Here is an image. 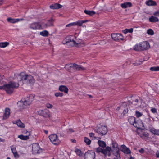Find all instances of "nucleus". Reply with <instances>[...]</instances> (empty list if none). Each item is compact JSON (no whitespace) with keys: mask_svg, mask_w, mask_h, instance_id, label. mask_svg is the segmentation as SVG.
<instances>
[{"mask_svg":"<svg viewBox=\"0 0 159 159\" xmlns=\"http://www.w3.org/2000/svg\"><path fill=\"white\" fill-rule=\"evenodd\" d=\"M19 86V84L18 83L10 81L8 84L0 86V89L5 90L8 94H11L13 92V89L17 88Z\"/></svg>","mask_w":159,"mask_h":159,"instance_id":"1","label":"nucleus"},{"mask_svg":"<svg viewBox=\"0 0 159 159\" xmlns=\"http://www.w3.org/2000/svg\"><path fill=\"white\" fill-rule=\"evenodd\" d=\"M128 121L131 125L137 128L140 129L144 126L142 121L140 120H137L134 117H129Z\"/></svg>","mask_w":159,"mask_h":159,"instance_id":"2","label":"nucleus"},{"mask_svg":"<svg viewBox=\"0 0 159 159\" xmlns=\"http://www.w3.org/2000/svg\"><path fill=\"white\" fill-rule=\"evenodd\" d=\"M149 48V45L147 42L145 41L140 43L139 44H136L134 47V50L136 51H143Z\"/></svg>","mask_w":159,"mask_h":159,"instance_id":"3","label":"nucleus"},{"mask_svg":"<svg viewBox=\"0 0 159 159\" xmlns=\"http://www.w3.org/2000/svg\"><path fill=\"white\" fill-rule=\"evenodd\" d=\"M34 97L33 95H30L28 98L22 99L21 101L18 102V103L22 105V107L24 108L25 107L24 106L29 105L31 104L33 100Z\"/></svg>","mask_w":159,"mask_h":159,"instance_id":"4","label":"nucleus"},{"mask_svg":"<svg viewBox=\"0 0 159 159\" xmlns=\"http://www.w3.org/2000/svg\"><path fill=\"white\" fill-rule=\"evenodd\" d=\"M96 131L101 136L105 135L107 132V128L106 126L99 125L96 129Z\"/></svg>","mask_w":159,"mask_h":159,"instance_id":"5","label":"nucleus"},{"mask_svg":"<svg viewBox=\"0 0 159 159\" xmlns=\"http://www.w3.org/2000/svg\"><path fill=\"white\" fill-rule=\"evenodd\" d=\"M49 138L52 143L54 145H58L61 142L58 136L56 134H51L49 136Z\"/></svg>","mask_w":159,"mask_h":159,"instance_id":"6","label":"nucleus"},{"mask_svg":"<svg viewBox=\"0 0 159 159\" xmlns=\"http://www.w3.org/2000/svg\"><path fill=\"white\" fill-rule=\"evenodd\" d=\"M112 38L115 41L117 42L123 40V36L121 34L115 33L111 34Z\"/></svg>","mask_w":159,"mask_h":159,"instance_id":"7","label":"nucleus"},{"mask_svg":"<svg viewBox=\"0 0 159 159\" xmlns=\"http://www.w3.org/2000/svg\"><path fill=\"white\" fill-rule=\"evenodd\" d=\"M84 157L85 159H94L95 157V152L93 150L88 151L85 153Z\"/></svg>","mask_w":159,"mask_h":159,"instance_id":"8","label":"nucleus"},{"mask_svg":"<svg viewBox=\"0 0 159 159\" xmlns=\"http://www.w3.org/2000/svg\"><path fill=\"white\" fill-rule=\"evenodd\" d=\"M29 75L27 74L25 72H21L18 75V80L19 81H25L27 80Z\"/></svg>","mask_w":159,"mask_h":159,"instance_id":"9","label":"nucleus"},{"mask_svg":"<svg viewBox=\"0 0 159 159\" xmlns=\"http://www.w3.org/2000/svg\"><path fill=\"white\" fill-rule=\"evenodd\" d=\"M30 28L33 30L40 29L41 25L39 22H34L30 25Z\"/></svg>","mask_w":159,"mask_h":159,"instance_id":"10","label":"nucleus"},{"mask_svg":"<svg viewBox=\"0 0 159 159\" xmlns=\"http://www.w3.org/2000/svg\"><path fill=\"white\" fill-rule=\"evenodd\" d=\"M139 101L138 98L132 96L131 98V100H128V102L129 104H131L136 106L137 105Z\"/></svg>","mask_w":159,"mask_h":159,"instance_id":"11","label":"nucleus"},{"mask_svg":"<svg viewBox=\"0 0 159 159\" xmlns=\"http://www.w3.org/2000/svg\"><path fill=\"white\" fill-rule=\"evenodd\" d=\"M38 113L39 115L44 117H47L49 116L48 112L46 110H39L38 111Z\"/></svg>","mask_w":159,"mask_h":159,"instance_id":"12","label":"nucleus"},{"mask_svg":"<svg viewBox=\"0 0 159 159\" xmlns=\"http://www.w3.org/2000/svg\"><path fill=\"white\" fill-rule=\"evenodd\" d=\"M10 110L8 108H6L5 109V112L3 116V120L7 119L10 115Z\"/></svg>","mask_w":159,"mask_h":159,"instance_id":"13","label":"nucleus"},{"mask_svg":"<svg viewBox=\"0 0 159 159\" xmlns=\"http://www.w3.org/2000/svg\"><path fill=\"white\" fill-rule=\"evenodd\" d=\"M62 7V5L58 3H55L49 6V8L53 10L58 9Z\"/></svg>","mask_w":159,"mask_h":159,"instance_id":"14","label":"nucleus"},{"mask_svg":"<svg viewBox=\"0 0 159 159\" xmlns=\"http://www.w3.org/2000/svg\"><path fill=\"white\" fill-rule=\"evenodd\" d=\"M70 39H69V42L68 45H69L71 47L74 46L77 44V43H76V41L74 40L72 37V36H69Z\"/></svg>","mask_w":159,"mask_h":159,"instance_id":"15","label":"nucleus"},{"mask_svg":"<svg viewBox=\"0 0 159 159\" xmlns=\"http://www.w3.org/2000/svg\"><path fill=\"white\" fill-rule=\"evenodd\" d=\"M39 146L37 144L33 145L32 146V152L34 153H39Z\"/></svg>","mask_w":159,"mask_h":159,"instance_id":"16","label":"nucleus"},{"mask_svg":"<svg viewBox=\"0 0 159 159\" xmlns=\"http://www.w3.org/2000/svg\"><path fill=\"white\" fill-rule=\"evenodd\" d=\"M55 21L54 19L52 18H50L47 20V22L45 24L46 27H48L52 26H54V22Z\"/></svg>","mask_w":159,"mask_h":159,"instance_id":"17","label":"nucleus"},{"mask_svg":"<svg viewBox=\"0 0 159 159\" xmlns=\"http://www.w3.org/2000/svg\"><path fill=\"white\" fill-rule=\"evenodd\" d=\"M121 151L127 154H129L131 153L130 150L124 145L121 146Z\"/></svg>","mask_w":159,"mask_h":159,"instance_id":"18","label":"nucleus"},{"mask_svg":"<svg viewBox=\"0 0 159 159\" xmlns=\"http://www.w3.org/2000/svg\"><path fill=\"white\" fill-rule=\"evenodd\" d=\"M59 90L61 92H64L66 93H67L68 91V88L66 86L61 85L59 87Z\"/></svg>","mask_w":159,"mask_h":159,"instance_id":"19","label":"nucleus"},{"mask_svg":"<svg viewBox=\"0 0 159 159\" xmlns=\"http://www.w3.org/2000/svg\"><path fill=\"white\" fill-rule=\"evenodd\" d=\"M27 83L33 84L34 83L35 80L33 76L31 75H29V76L27 79Z\"/></svg>","mask_w":159,"mask_h":159,"instance_id":"20","label":"nucleus"},{"mask_svg":"<svg viewBox=\"0 0 159 159\" xmlns=\"http://www.w3.org/2000/svg\"><path fill=\"white\" fill-rule=\"evenodd\" d=\"M150 132L155 135L159 136V129H157L154 127L149 128Z\"/></svg>","mask_w":159,"mask_h":159,"instance_id":"21","label":"nucleus"},{"mask_svg":"<svg viewBox=\"0 0 159 159\" xmlns=\"http://www.w3.org/2000/svg\"><path fill=\"white\" fill-rule=\"evenodd\" d=\"M104 150L106 151L104 154V155L105 156H106L107 155L108 156H111V153L110 152V151H112V149L111 147L108 146L106 147L105 149H104Z\"/></svg>","mask_w":159,"mask_h":159,"instance_id":"22","label":"nucleus"},{"mask_svg":"<svg viewBox=\"0 0 159 159\" xmlns=\"http://www.w3.org/2000/svg\"><path fill=\"white\" fill-rule=\"evenodd\" d=\"M72 67L76 69L77 70L79 71L83 70L85 69V67H82L80 66H79L78 65L74 63L73 64Z\"/></svg>","mask_w":159,"mask_h":159,"instance_id":"23","label":"nucleus"},{"mask_svg":"<svg viewBox=\"0 0 159 159\" xmlns=\"http://www.w3.org/2000/svg\"><path fill=\"white\" fill-rule=\"evenodd\" d=\"M132 6V4L130 2H126L122 3L121 4V6L123 8H126L128 7H131Z\"/></svg>","mask_w":159,"mask_h":159,"instance_id":"24","label":"nucleus"},{"mask_svg":"<svg viewBox=\"0 0 159 159\" xmlns=\"http://www.w3.org/2000/svg\"><path fill=\"white\" fill-rule=\"evenodd\" d=\"M88 21V20H79L76 22H74L75 26L77 25L78 26H81L84 23H85Z\"/></svg>","mask_w":159,"mask_h":159,"instance_id":"25","label":"nucleus"},{"mask_svg":"<svg viewBox=\"0 0 159 159\" xmlns=\"http://www.w3.org/2000/svg\"><path fill=\"white\" fill-rule=\"evenodd\" d=\"M13 124H16L18 126L21 128H24L25 126V125L20 120L13 122Z\"/></svg>","mask_w":159,"mask_h":159,"instance_id":"26","label":"nucleus"},{"mask_svg":"<svg viewBox=\"0 0 159 159\" xmlns=\"http://www.w3.org/2000/svg\"><path fill=\"white\" fill-rule=\"evenodd\" d=\"M111 147L112 151L113 152H115V151H119V149L118 147V144L116 142L112 143Z\"/></svg>","mask_w":159,"mask_h":159,"instance_id":"27","label":"nucleus"},{"mask_svg":"<svg viewBox=\"0 0 159 159\" xmlns=\"http://www.w3.org/2000/svg\"><path fill=\"white\" fill-rule=\"evenodd\" d=\"M149 20L150 22L153 23H155L159 21L158 18L153 16H152L149 18Z\"/></svg>","mask_w":159,"mask_h":159,"instance_id":"28","label":"nucleus"},{"mask_svg":"<svg viewBox=\"0 0 159 159\" xmlns=\"http://www.w3.org/2000/svg\"><path fill=\"white\" fill-rule=\"evenodd\" d=\"M84 12L86 15L91 16L96 14V12L93 11H90L85 10H84Z\"/></svg>","mask_w":159,"mask_h":159,"instance_id":"29","label":"nucleus"},{"mask_svg":"<svg viewBox=\"0 0 159 159\" xmlns=\"http://www.w3.org/2000/svg\"><path fill=\"white\" fill-rule=\"evenodd\" d=\"M146 3L147 5L149 6H156L157 5L156 2L152 0H149L147 1L146 2Z\"/></svg>","mask_w":159,"mask_h":159,"instance_id":"30","label":"nucleus"},{"mask_svg":"<svg viewBox=\"0 0 159 159\" xmlns=\"http://www.w3.org/2000/svg\"><path fill=\"white\" fill-rule=\"evenodd\" d=\"M29 135H28L24 136L21 134L18 135V138L22 140H26L29 139Z\"/></svg>","mask_w":159,"mask_h":159,"instance_id":"31","label":"nucleus"},{"mask_svg":"<svg viewBox=\"0 0 159 159\" xmlns=\"http://www.w3.org/2000/svg\"><path fill=\"white\" fill-rule=\"evenodd\" d=\"M9 44V42H4L0 43V48H5Z\"/></svg>","mask_w":159,"mask_h":159,"instance_id":"32","label":"nucleus"},{"mask_svg":"<svg viewBox=\"0 0 159 159\" xmlns=\"http://www.w3.org/2000/svg\"><path fill=\"white\" fill-rule=\"evenodd\" d=\"M49 33L48 31L44 30L40 32V34L44 37H47Z\"/></svg>","mask_w":159,"mask_h":159,"instance_id":"33","label":"nucleus"},{"mask_svg":"<svg viewBox=\"0 0 159 159\" xmlns=\"http://www.w3.org/2000/svg\"><path fill=\"white\" fill-rule=\"evenodd\" d=\"M98 144L99 146L103 148L105 147L106 146V144L105 142L103 141L98 140Z\"/></svg>","mask_w":159,"mask_h":159,"instance_id":"34","label":"nucleus"},{"mask_svg":"<svg viewBox=\"0 0 159 159\" xmlns=\"http://www.w3.org/2000/svg\"><path fill=\"white\" fill-rule=\"evenodd\" d=\"M140 136L143 139L147 138L148 137L149 134L148 133L143 132L140 134Z\"/></svg>","mask_w":159,"mask_h":159,"instance_id":"35","label":"nucleus"},{"mask_svg":"<svg viewBox=\"0 0 159 159\" xmlns=\"http://www.w3.org/2000/svg\"><path fill=\"white\" fill-rule=\"evenodd\" d=\"M7 21L8 22L12 23H15L17 22V19L8 18L7 19Z\"/></svg>","mask_w":159,"mask_h":159,"instance_id":"36","label":"nucleus"},{"mask_svg":"<svg viewBox=\"0 0 159 159\" xmlns=\"http://www.w3.org/2000/svg\"><path fill=\"white\" fill-rule=\"evenodd\" d=\"M70 39V36H67L62 41V43L63 44H66L68 45L69 42V39Z\"/></svg>","mask_w":159,"mask_h":159,"instance_id":"37","label":"nucleus"},{"mask_svg":"<svg viewBox=\"0 0 159 159\" xmlns=\"http://www.w3.org/2000/svg\"><path fill=\"white\" fill-rule=\"evenodd\" d=\"M96 152L98 153L101 152L104 155L105 152H106L105 150H104V149L98 147L96 149Z\"/></svg>","mask_w":159,"mask_h":159,"instance_id":"38","label":"nucleus"},{"mask_svg":"<svg viewBox=\"0 0 159 159\" xmlns=\"http://www.w3.org/2000/svg\"><path fill=\"white\" fill-rule=\"evenodd\" d=\"M133 31V29L131 28L130 29H126L124 30V33L126 34L128 33H132Z\"/></svg>","mask_w":159,"mask_h":159,"instance_id":"39","label":"nucleus"},{"mask_svg":"<svg viewBox=\"0 0 159 159\" xmlns=\"http://www.w3.org/2000/svg\"><path fill=\"white\" fill-rule=\"evenodd\" d=\"M84 141L88 145H90L91 143V140L87 137H84Z\"/></svg>","mask_w":159,"mask_h":159,"instance_id":"40","label":"nucleus"},{"mask_svg":"<svg viewBox=\"0 0 159 159\" xmlns=\"http://www.w3.org/2000/svg\"><path fill=\"white\" fill-rule=\"evenodd\" d=\"M150 70L152 71H159V66L151 67L150 68Z\"/></svg>","mask_w":159,"mask_h":159,"instance_id":"41","label":"nucleus"},{"mask_svg":"<svg viewBox=\"0 0 159 159\" xmlns=\"http://www.w3.org/2000/svg\"><path fill=\"white\" fill-rule=\"evenodd\" d=\"M75 152L76 154L78 156H80L82 154V151L80 149L76 148L75 149Z\"/></svg>","mask_w":159,"mask_h":159,"instance_id":"42","label":"nucleus"},{"mask_svg":"<svg viewBox=\"0 0 159 159\" xmlns=\"http://www.w3.org/2000/svg\"><path fill=\"white\" fill-rule=\"evenodd\" d=\"M54 95L56 97H62L63 94L62 93L58 92L55 93Z\"/></svg>","mask_w":159,"mask_h":159,"instance_id":"43","label":"nucleus"},{"mask_svg":"<svg viewBox=\"0 0 159 159\" xmlns=\"http://www.w3.org/2000/svg\"><path fill=\"white\" fill-rule=\"evenodd\" d=\"M147 34L150 35H153L154 34V31L151 29H149L147 30Z\"/></svg>","mask_w":159,"mask_h":159,"instance_id":"44","label":"nucleus"},{"mask_svg":"<svg viewBox=\"0 0 159 159\" xmlns=\"http://www.w3.org/2000/svg\"><path fill=\"white\" fill-rule=\"evenodd\" d=\"M119 152V151H115V152H114L113 154L117 157H120V156Z\"/></svg>","mask_w":159,"mask_h":159,"instance_id":"45","label":"nucleus"},{"mask_svg":"<svg viewBox=\"0 0 159 159\" xmlns=\"http://www.w3.org/2000/svg\"><path fill=\"white\" fill-rule=\"evenodd\" d=\"M135 115L137 117H139L142 116V114L139 111H136L135 112Z\"/></svg>","mask_w":159,"mask_h":159,"instance_id":"46","label":"nucleus"},{"mask_svg":"<svg viewBox=\"0 0 159 159\" xmlns=\"http://www.w3.org/2000/svg\"><path fill=\"white\" fill-rule=\"evenodd\" d=\"M128 111V109L127 108H125L124 110L122 113L123 116H125L126 114H127Z\"/></svg>","mask_w":159,"mask_h":159,"instance_id":"47","label":"nucleus"},{"mask_svg":"<svg viewBox=\"0 0 159 159\" xmlns=\"http://www.w3.org/2000/svg\"><path fill=\"white\" fill-rule=\"evenodd\" d=\"M95 134L93 133H90L89 134V136L91 137L92 138V139H94L96 138L95 136Z\"/></svg>","mask_w":159,"mask_h":159,"instance_id":"48","label":"nucleus"},{"mask_svg":"<svg viewBox=\"0 0 159 159\" xmlns=\"http://www.w3.org/2000/svg\"><path fill=\"white\" fill-rule=\"evenodd\" d=\"M75 23L74 22L70 23L66 25V27H69L72 26H75Z\"/></svg>","mask_w":159,"mask_h":159,"instance_id":"49","label":"nucleus"},{"mask_svg":"<svg viewBox=\"0 0 159 159\" xmlns=\"http://www.w3.org/2000/svg\"><path fill=\"white\" fill-rule=\"evenodd\" d=\"M22 133L24 134H26V135H30V132H29L28 131L26 130H24L22 131Z\"/></svg>","mask_w":159,"mask_h":159,"instance_id":"50","label":"nucleus"},{"mask_svg":"<svg viewBox=\"0 0 159 159\" xmlns=\"http://www.w3.org/2000/svg\"><path fill=\"white\" fill-rule=\"evenodd\" d=\"M151 112L153 113H155L157 112V109L155 108H152L151 109Z\"/></svg>","mask_w":159,"mask_h":159,"instance_id":"51","label":"nucleus"},{"mask_svg":"<svg viewBox=\"0 0 159 159\" xmlns=\"http://www.w3.org/2000/svg\"><path fill=\"white\" fill-rule=\"evenodd\" d=\"M46 107L47 108H52L53 106L52 104H50L49 103H47L46 104Z\"/></svg>","mask_w":159,"mask_h":159,"instance_id":"52","label":"nucleus"},{"mask_svg":"<svg viewBox=\"0 0 159 159\" xmlns=\"http://www.w3.org/2000/svg\"><path fill=\"white\" fill-rule=\"evenodd\" d=\"M153 15L154 16H159V10L154 12L153 14Z\"/></svg>","mask_w":159,"mask_h":159,"instance_id":"53","label":"nucleus"},{"mask_svg":"<svg viewBox=\"0 0 159 159\" xmlns=\"http://www.w3.org/2000/svg\"><path fill=\"white\" fill-rule=\"evenodd\" d=\"M14 157L15 158H18L19 157V155L18 154L17 152H15L14 153H13Z\"/></svg>","mask_w":159,"mask_h":159,"instance_id":"54","label":"nucleus"},{"mask_svg":"<svg viewBox=\"0 0 159 159\" xmlns=\"http://www.w3.org/2000/svg\"><path fill=\"white\" fill-rule=\"evenodd\" d=\"M11 149L12 151V152L13 153H14L15 152H17L16 150V148L14 147L11 148Z\"/></svg>","mask_w":159,"mask_h":159,"instance_id":"55","label":"nucleus"},{"mask_svg":"<svg viewBox=\"0 0 159 159\" xmlns=\"http://www.w3.org/2000/svg\"><path fill=\"white\" fill-rule=\"evenodd\" d=\"M124 105V106H125V105L126 106H127V103L126 102H123L121 104V105L120 106V107L121 108H122V106Z\"/></svg>","mask_w":159,"mask_h":159,"instance_id":"56","label":"nucleus"},{"mask_svg":"<svg viewBox=\"0 0 159 159\" xmlns=\"http://www.w3.org/2000/svg\"><path fill=\"white\" fill-rule=\"evenodd\" d=\"M139 152L140 153H143L144 152V150L143 148H141L139 150Z\"/></svg>","mask_w":159,"mask_h":159,"instance_id":"57","label":"nucleus"},{"mask_svg":"<svg viewBox=\"0 0 159 159\" xmlns=\"http://www.w3.org/2000/svg\"><path fill=\"white\" fill-rule=\"evenodd\" d=\"M24 20L23 18L17 19V22L19 21H22Z\"/></svg>","mask_w":159,"mask_h":159,"instance_id":"58","label":"nucleus"},{"mask_svg":"<svg viewBox=\"0 0 159 159\" xmlns=\"http://www.w3.org/2000/svg\"><path fill=\"white\" fill-rule=\"evenodd\" d=\"M156 157L157 158L159 157V152L157 151L156 153Z\"/></svg>","mask_w":159,"mask_h":159,"instance_id":"59","label":"nucleus"},{"mask_svg":"<svg viewBox=\"0 0 159 159\" xmlns=\"http://www.w3.org/2000/svg\"><path fill=\"white\" fill-rule=\"evenodd\" d=\"M71 141L73 143H75L76 142V140L75 139H71Z\"/></svg>","mask_w":159,"mask_h":159,"instance_id":"60","label":"nucleus"},{"mask_svg":"<svg viewBox=\"0 0 159 159\" xmlns=\"http://www.w3.org/2000/svg\"><path fill=\"white\" fill-rule=\"evenodd\" d=\"M3 3V0H0V6Z\"/></svg>","mask_w":159,"mask_h":159,"instance_id":"61","label":"nucleus"},{"mask_svg":"<svg viewBox=\"0 0 159 159\" xmlns=\"http://www.w3.org/2000/svg\"><path fill=\"white\" fill-rule=\"evenodd\" d=\"M136 63L138 64H141L142 63V62L141 61H137Z\"/></svg>","mask_w":159,"mask_h":159,"instance_id":"62","label":"nucleus"},{"mask_svg":"<svg viewBox=\"0 0 159 159\" xmlns=\"http://www.w3.org/2000/svg\"><path fill=\"white\" fill-rule=\"evenodd\" d=\"M69 130L70 131H71V132H73V131H74L73 130V129H72V128H70V129H69Z\"/></svg>","mask_w":159,"mask_h":159,"instance_id":"63","label":"nucleus"},{"mask_svg":"<svg viewBox=\"0 0 159 159\" xmlns=\"http://www.w3.org/2000/svg\"><path fill=\"white\" fill-rule=\"evenodd\" d=\"M44 133L47 134L48 133V131L47 130H45L44 131Z\"/></svg>","mask_w":159,"mask_h":159,"instance_id":"64","label":"nucleus"}]
</instances>
